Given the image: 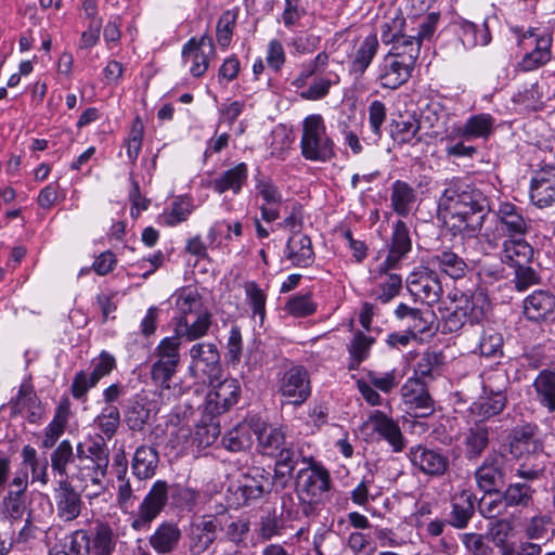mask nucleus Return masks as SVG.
Returning <instances> with one entry per match:
<instances>
[{"mask_svg":"<svg viewBox=\"0 0 555 555\" xmlns=\"http://www.w3.org/2000/svg\"><path fill=\"white\" fill-rule=\"evenodd\" d=\"M379 42L376 34L366 36L357 47L350 63L349 72L357 78L361 77L377 54Z\"/></svg>","mask_w":555,"mask_h":555,"instance_id":"35","label":"nucleus"},{"mask_svg":"<svg viewBox=\"0 0 555 555\" xmlns=\"http://www.w3.org/2000/svg\"><path fill=\"white\" fill-rule=\"evenodd\" d=\"M443 356L435 351H426L418 356L414 365V376L425 383V378H431L434 372L442 364Z\"/></svg>","mask_w":555,"mask_h":555,"instance_id":"52","label":"nucleus"},{"mask_svg":"<svg viewBox=\"0 0 555 555\" xmlns=\"http://www.w3.org/2000/svg\"><path fill=\"white\" fill-rule=\"evenodd\" d=\"M211 327V313L206 310L197 313L192 322L184 317H175V336L181 341H195L207 335Z\"/></svg>","mask_w":555,"mask_h":555,"instance_id":"28","label":"nucleus"},{"mask_svg":"<svg viewBox=\"0 0 555 555\" xmlns=\"http://www.w3.org/2000/svg\"><path fill=\"white\" fill-rule=\"evenodd\" d=\"M167 501V482L164 480H156L139 505L142 520H154L166 506Z\"/></svg>","mask_w":555,"mask_h":555,"instance_id":"33","label":"nucleus"},{"mask_svg":"<svg viewBox=\"0 0 555 555\" xmlns=\"http://www.w3.org/2000/svg\"><path fill=\"white\" fill-rule=\"evenodd\" d=\"M235 24H236V14L230 10L223 12L221 14V16L219 17V20L217 22V26H216V38H217L218 44L222 49H225L229 47L231 39H232L233 29L235 27Z\"/></svg>","mask_w":555,"mask_h":555,"instance_id":"62","label":"nucleus"},{"mask_svg":"<svg viewBox=\"0 0 555 555\" xmlns=\"http://www.w3.org/2000/svg\"><path fill=\"white\" fill-rule=\"evenodd\" d=\"M189 374L198 383L212 384L221 377L220 353L215 343H196L189 351Z\"/></svg>","mask_w":555,"mask_h":555,"instance_id":"8","label":"nucleus"},{"mask_svg":"<svg viewBox=\"0 0 555 555\" xmlns=\"http://www.w3.org/2000/svg\"><path fill=\"white\" fill-rule=\"evenodd\" d=\"M281 489L275 482V473L262 467H251L243 474L234 483L229 487L228 504L232 507H240L250 500L259 499L271 489Z\"/></svg>","mask_w":555,"mask_h":555,"instance_id":"4","label":"nucleus"},{"mask_svg":"<svg viewBox=\"0 0 555 555\" xmlns=\"http://www.w3.org/2000/svg\"><path fill=\"white\" fill-rule=\"evenodd\" d=\"M507 403L506 395H492L482 392L477 400L469 405V415L475 423H485L500 415Z\"/></svg>","mask_w":555,"mask_h":555,"instance_id":"29","label":"nucleus"},{"mask_svg":"<svg viewBox=\"0 0 555 555\" xmlns=\"http://www.w3.org/2000/svg\"><path fill=\"white\" fill-rule=\"evenodd\" d=\"M374 341L375 339L372 336H367L360 331L353 334L352 339L347 345L349 370H358L360 364L369 358Z\"/></svg>","mask_w":555,"mask_h":555,"instance_id":"43","label":"nucleus"},{"mask_svg":"<svg viewBox=\"0 0 555 555\" xmlns=\"http://www.w3.org/2000/svg\"><path fill=\"white\" fill-rule=\"evenodd\" d=\"M539 403L546 408L550 413L555 412V373L553 371H541L533 382Z\"/></svg>","mask_w":555,"mask_h":555,"instance_id":"42","label":"nucleus"},{"mask_svg":"<svg viewBox=\"0 0 555 555\" xmlns=\"http://www.w3.org/2000/svg\"><path fill=\"white\" fill-rule=\"evenodd\" d=\"M301 155L310 162L325 163L334 155V142L327 135L321 115H310L302 122Z\"/></svg>","mask_w":555,"mask_h":555,"instance_id":"6","label":"nucleus"},{"mask_svg":"<svg viewBox=\"0 0 555 555\" xmlns=\"http://www.w3.org/2000/svg\"><path fill=\"white\" fill-rule=\"evenodd\" d=\"M531 203L539 207H547L555 203V167L544 166L532 173L529 191Z\"/></svg>","mask_w":555,"mask_h":555,"instance_id":"19","label":"nucleus"},{"mask_svg":"<svg viewBox=\"0 0 555 555\" xmlns=\"http://www.w3.org/2000/svg\"><path fill=\"white\" fill-rule=\"evenodd\" d=\"M99 380L90 372L79 371L75 374L70 385V391L75 399L85 401L90 389L98 385Z\"/></svg>","mask_w":555,"mask_h":555,"instance_id":"63","label":"nucleus"},{"mask_svg":"<svg viewBox=\"0 0 555 555\" xmlns=\"http://www.w3.org/2000/svg\"><path fill=\"white\" fill-rule=\"evenodd\" d=\"M375 473L367 468L360 482L351 491V499L356 504L364 505L370 498L380 494V487L375 483Z\"/></svg>","mask_w":555,"mask_h":555,"instance_id":"51","label":"nucleus"},{"mask_svg":"<svg viewBox=\"0 0 555 555\" xmlns=\"http://www.w3.org/2000/svg\"><path fill=\"white\" fill-rule=\"evenodd\" d=\"M429 263L454 280L463 278L467 271L465 260L450 249H442L435 253L430 257Z\"/></svg>","mask_w":555,"mask_h":555,"instance_id":"36","label":"nucleus"},{"mask_svg":"<svg viewBox=\"0 0 555 555\" xmlns=\"http://www.w3.org/2000/svg\"><path fill=\"white\" fill-rule=\"evenodd\" d=\"M420 120L413 115L400 116L391 124L390 135L398 144L412 142L420 130Z\"/></svg>","mask_w":555,"mask_h":555,"instance_id":"47","label":"nucleus"},{"mask_svg":"<svg viewBox=\"0 0 555 555\" xmlns=\"http://www.w3.org/2000/svg\"><path fill=\"white\" fill-rule=\"evenodd\" d=\"M339 76L334 72L325 75L321 74L314 78L313 82L300 92V96L308 101H319L324 99L331 90V87L339 83Z\"/></svg>","mask_w":555,"mask_h":555,"instance_id":"48","label":"nucleus"},{"mask_svg":"<svg viewBox=\"0 0 555 555\" xmlns=\"http://www.w3.org/2000/svg\"><path fill=\"white\" fill-rule=\"evenodd\" d=\"M166 430L168 435L167 447L175 451L177 455L195 451V440L186 418V411L183 412L182 417L177 411L170 413Z\"/></svg>","mask_w":555,"mask_h":555,"instance_id":"16","label":"nucleus"},{"mask_svg":"<svg viewBox=\"0 0 555 555\" xmlns=\"http://www.w3.org/2000/svg\"><path fill=\"white\" fill-rule=\"evenodd\" d=\"M216 56L214 40L207 34L199 38L192 37L182 47V63L189 66V73L194 78L204 76L210 61Z\"/></svg>","mask_w":555,"mask_h":555,"instance_id":"11","label":"nucleus"},{"mask_svg":"<svg viewBox=\"0 0 555 555\" xmlns=\"http://www.w3.org/2000/svg\"><path fill=\"white\" fill-rule=\"evenodd\" d=\"M240 396V382L235 378H225L214 386L208 392L205 402V412L209 416L223 414L238 402Z\"/></svg>","mask_w":555,"mask_h":555,"instance_id":"14","label":"nucleus"},{"mask_svg":"<svg viewBox=\"0 0 555 555\" xmlns=\"http://www.w3.org/2000/svg\"><path fill=\"white\" fill-rule=\"evenodd\" d=\"M406 285L413 296L428 305L437 302L443 292L438 273L428 267L414 269L406 278Z\"/></svg>","mask_w":555,"mask_h":555,"instance_id":"13","label":"nucleus"},{"mask_svg":"<svg viewBox=\"0 0 555 555\" xmlns=\"http://www.w3.org/2000/svg\"><path fill=\"white\" fill-rule=\"evenodd\" d=\"M244 291L246 294V300L251 308L253 317L259 318L260 324L263 323L266 317V301L267 295L263 289L259 287V285L249 281L244 284Z\"/></svg>","mask_w":555,"mask_h":555,"instance_id":"54","label":"nucleus"},{"mask_svg":"<svg viewBox=\"0 0 555 555\" xmlns=\"http://www.w3.org/2000/svg\"><path fill=\"white\" fill-rule=\"evenodd\" d=\"M494 228H487L485 237L492 247L499 246L504 238L525 236L529 229V222L522 214V209L509 202H500L494 211Z\"/></svg>","mask_w":555,"mask_h":555,"instance_id":"5","label":"nucleus"},{"mask_svg":"<svg viewBox=\"0 0 555 555\" xmlns=\"http://www.w3.org/2000/svg\"><path fill=\"white\" fill-rule=\"evenodd\" d=\"M505 474V457L499 453H491L476 469L475 478L479 489L485 493L491 494L504 486Z\"/></svg>","mask_w":555,"mask_h":555,"instance_id":"15","label":"nucleus"},{"mask_svg":"<svg viewBox=\"0 0 555 555\" xmlns=\"http://www.w3.org/2000/svg\"><path fill=\"white\" fill-rule=\"evenodd\" d=\"M180 346L179 338L172 335L163 338L154 349L155 361L151 366V377L160 389V398L171 389L172 377L180 364Z\"/></svg>","mask_w":555,"mask_h":555,"instance_id":"7","label":"nucleus"},{"mask_svg":"<svg viewBox=\"0 0 555 555\" xmlns=\"http://www.w3.org/2000/svg\"><path fill=\"white\" fill-rule=\"evenodd\" d=\"M276 391L282 404L299 406L311 396V382L307 369L292 365L282 372L276 380Z\"/></svg>","mask_w":555,"mask_h":555,"instance_id":"9","label":"nucleus"},{"mask_svg":"<svg viewBox=\"0 0 555 555\" xmlns=\"http://www.w3.org/2000/svg\"><path fill=\"white\" fill-rule=\"evenodd\" d=\"M412 249V241L409 229L402 220H398L392 225V234L388 247V254L383 263L384 269H397L399 263L406 257Z\"/></svg>","mask_w":555,"mask_h":555,"instance_id":"24","label":"nucleus"},{"mask_svg":"<svg viewBox=\"0 0 555 555\" xmlns=\"http://www.w3.org/2000/svg\"><path fill=\"white\" fill-rule=\"evenodd\" d=\"M78 463L75 465L73 481L78 480L85 489L89 486L96 489L88 495H98L103 489V481L107 472V464L98 463L83 454L81 443L77 444Z\"/></svg>","mask_w":555,"mask_h":555,"instance_id":"18","label":"nucleus"},{"mask_svg":"<svg viewBox=\"0 0 555 555\" xmlns=\"http://www.w3.org/2000/svg\"><path fill=\"white\" fill-rule=\"evenodd\" d=\"M414 54L415 50H411L410 55L403 56V60L396 57L391 53L385 55L379 65L377 77L380 86L385 89H397L405 83L410 79L415 66Z\"/></svg>","mask_w":555,"mask_h":555,"instance_id":"12","label":"nucleus"},{"mask_svg":"<svg viewBox=\"0 0 555 555\" xmlns=\"http://www.w3.org/2000/svg\"><path fill=\"white\" fill-rule=\"evenodd\" d=\"M115 548L113 530L107 524L101 522L95 530L92 550L95 555H112Z\"/></svg>","mask_w":555,"mask_h":555,"instance_id":"60","label":"nucleus"},{"mask_svg":"<svg viewBox=\"0 0 555 555\" xmlns=\"http://www.w3.org/2000/svg\"><path fill=\"white\" fill-rule=\"evenodd\" d=\"M247 165L245 163H240L211 180L210 186L218 194L231 191L236 195L242 191V188L247 181Z\"/></svg>","mask_w":555,"mask_h":555,"instance_id":"34","label":"nucleus"},{"mask_svg":"<svg viewBox=\"0 0 555 555\" xmlns=\"http://www.w3.org/2000/svg\"><path fill=\"white\" fill-rule=\"evenodd\" d=\"M285 310L293 317L305 318L315 312L317 304L310 294L295 295L285 304Z\"/></svg>","mask_w":555,"mask_h":555,"instance_id":"61","label":"nucleus"},{"mask_svg":"<svg viewBox=\"0 0 555 555\" xmlns=\"http://www.w3.org/2000/svg\"><path fill=\"white\" fill-rule=\"evenodd\" d=\"M119 423L120 413L116 405H105L94 420V424L107 439L116 434Z\"/></svg>","mask_w":555,"mask_h":555,"instance_id":"55","label":"nucleus"},{"mask_svg":"<svg viewBox=\"0 0 555 555\" xmlns=\"http://www.w3.org/2000/svg\"><path fill=\"white\" fill-rule=\"evenodd\" d=\"M369 114V126L372 132L370 137L373 141L377 142L383 137V125L386 121L387 117V108L386 105L379 101L374 100L370 103L367 107Z\"/></svg>","mask_w":555,"mask_h":555,"instance_id":"57","label":"nucleus"},{"mask_svg":"<svg viewBox=\"0 0 555 555\" xmlns=\"http://www.w3.org/2000/svg\"><path fill=\"white\" fill-rule=\"evenodd\" d=\"M482 392L492 395H506L508 377L501 369L490 370L481 375Z\"/></svg>","mask_w":555,"mask_h":555,"instance_id":"58","label":"nucleus"},{"mask_svg":"<svg viewBox=\"0 0 555 555\" xmlns=\"http://www.w3.org/2000/svg\"><path fill=\"white\" fill-rule=\"evenodd\" d=\"M415 202L416 192L408 182L396 180L391 184L390 205L397 215L409 216Z\"/></svg>","mask_w":555,"mask_h":555,"instance_id":"38","label":"nucleus"},{"mask_svg":"<svg viewBox=\"0 0 555 555\" xmlns=\"http://www.w3.org/2000/svg\"><path fill=\"white\" fill-rule=\"evenodd\" d=\"M70 416V401L68 398H62L55 409L52 421L43 430L41 447L51 449L64 434Z\"/></svg>","mask_w":555,"mask_h":555,"instance_id":"31","label":"nucleus"},{"mask_svg":"<svg viewBox=\"0 0 555 555\" xmlns=\"http://www.w3.org/2000/svg\"><path fill=\"white\" fill-rule=\"evenodd\" d=\"M175 297L176 317H184L188 320L190 315H197L207 310L203 308L202 298L196 291L182 288L176 293Z\"/></svg>","mask_w":555,"mask_h":555,"instance_id":"45","label":"nucleus"},{"mask_svg":"<svg viewBox=\"0 0 555 555\" xmlns=\"http://www.w3.org/2000/svg\"><path fill=\"white\" fill-rule=\"evenodd\" d=\"M404 402L415 409V416L425 417L434 412V400L425 389L424 382L409 378L401 388Z\"/></svg>","mask_w":555,"mask_h":555,"instance_id":"26","label":"nucleus"},{"mask_svg":"<svg viewBox=\"0 0 555 555\" xmlns=\"http://www.w3.org/2000/svg\"><path fill=\"white\" fill-rule=\"evenodd\" d=\"M328 65V54L326 52H320L314 59L304 63L297 77L293 80L292 85L297 88L306 87L308 79L324 74Z\"/></svg>","mask_w":555,"mask_h":555,"instance_id":"50","label":"nucleus"},{"mask_svg":"<svg viewBox=\"0 0 555 555\" xmlns=\"http://www.w3.org/2000/svg\"><path fill=\"white\" fill-rule=\"evenodd\" d=\"M555 309V296L548 291H534L524 299V313L528 320H545Z\"/></svg>","mask_w":555,"mask_h":555,"instance_id":"32","label":"nucleus"},{"mask_svg":"<svg viewBox=\"0 0 555 555\" xmlns=\"http://www.w3.org/2000/svg\"><path fill=\"white\" fill-rule=\"evenodd\" d=\"M78 463V452H74L69 440H62L50 454L51 470L59 477L60 488L68 487L72 483L75 465Z\"/></svg>","mask_w":555,"mask_h":555,"instance_id":"17","label":"nucleus"},{"mask_svg":"<svg viewBox=\"0 0 555 555\" xmlns=\"http://www.w3.org/2000/svg\"><path fill=\"white\" fill-rule=\"evenodd\" d=\"M460 28L461 40L466 48H475L477 46L483 47L491 41V34L487 20L481 23L463 21Z\"/></svg>","mask_w":555,"mask_h":555,"instance_id":"40","label":"nucleus"},{"mask_svg":"<svg viewBox=\"0 0 555 555\" xmlns=\"http://www.w3.org/2000/svg\"><path fill=\"white\" fill-rule=\"evenodd\" d=\"M409 459L414 467L429 476H442L449 467V460L444 454L422 446L412 447Z\"/></svg>","mask_w":555,"mask_h":555,"instance_id":"21","label":"nucleus"},{"mask_svg":"<svg viewBox=\"0 0 555 555\" xmlns=\"http://www.w3.org/2000/svg\"><path fill=\"white\" fill-rule=\"evenodd\" d=\"M254 435L257 448L266 456L275 457V482L280 488H286L293 478L294 469L299 462H306L299 446L286 441V430L283 426L269 425L256 420Z\"/></svg>","mask_w":555,"mask_h":555,"instance_id":"2","label":"nucleus"},{"mask_svg":"<svg viewBox=\"0 0 555 555\" xmlns=\"http://www.w3.org/2000/svg\"><path fill=\"white\" fill-rule=\"evenodd\" d=\"M256 191L262 198L263 204L280 206L283 202L279 186L270 179L262 178L256 181Z\"/></svg>","mask_w":555,"mask_h":555,"instance_id":"64","label":"nucleus"},{"mask_svg":"<svg viewBox=\"0 0 555 555\" xmlns=\"http://www.w3.org/2000/svg\"><path fill=\"white\" fill-rule=\"evenodd\" d=\"M533 258L532 246L524 236L504 238L502 242L501 260L505 264L516 268L529 264Z\"/></svg>","mask_w":555,"mask_h":555,"instance_id":"30","label":"nucleus"},{"mask_svg":"<svg viewBox=\"0 0 555 555\" xmlns=\"http://www.w3.org/2000/svg\"><path fill=\"white\" fill-rule=\"evenodd\" d=\"M159 462L158 453L153 447H139L132 459V473L140 480L152 478Z\"/></svg>","mask_w":555,"mask_h":555,"instance_id":"39","label":"nucleus"},{"mask_svg":"<svg viewBox=\"0 0 555 555\" xmlns=\"http://www.w3.org/2000/svg\"><path fill=\"white\" fill-rule=\"evenodd\" d=\"M194 436V448L195 450H201L207 448L217 440L220 436V424L215 418V416H210L207 421L204 417L199 424L196 425L195 431H193Z\"/></svg>","mask_w":555,"mask_h":555,"instance_id":"49","label":"nucleus"},{"mask_svg":"<svg viewBox=\"0 0 555 555\" xmlns=\"http://www.w3.org/2000/svg\"><path fill=\"white\" fill-rule=\"evenodd\" d=\"M503 337L494 328L482 330L478 339V352L486 358L502 354Z\"/></svg>","mask_w":555,"mask_h":555,"instance_id":"53","label":"nucleus"},{"mask_svg":"<svg viewBox=\"0 0 555 555\" xmlns=\"http://www.w3.org/2000/svg\"><path fill=\"white\" fill-rule=\"evenodd\" d=\"M57 490L60 491L57 501L59 516L64 518V520H75L79 516L81 508V500L78 493L75 492L72 483H68L66 488L57 486Z\"/></svg>","mask_w":555,"mask_h":555,"instance_id":"46","label":"nucleus"},{"mask_svg":"<svg viewBox=\"0 0 555 555\" xmlns=\"http://www.w3.org/2000/svg\"><path fill=\"white\" fill-rule=\"evenodd\" d=\"M495 128V118L489 113H478L469 116L456 129V135L464 141H487Z\"/></svg>","mask_w":555,"mask_h":555,"instance_id":"27","label":"nucleus"},{"mask_svg":"<svg viewBox=\"0 0 555 555\" xmlns=\"http://www.w3.org/2000/svg\"><path fill=\"white\" fill-rule=\"evenodd\" d=\"M454 520H469L475 513V496L469 490H463L452 498Z\"/></svg>","mask_w":555,"mask_h":555,"instance_id":"56","label":"nucleus"},{"mask_svg":"<svg viewBox=\"0 0 555 555\" xmlns=\"http://www.w3.org/2000/svg\"><path fill=\"white\" fill-rule=\"evenodd\" d=\"M509 31L517 46L525 51L521 61L518 63L520 70H534L551 60L553 38L547 30L509 26Z\"/></svg>","mask_w":555,"mask_h":555,"instance_id":"3","label":"nucleus"},{"mask_svg":"<svg viewBox=\"0 0 555 555\" xmlns=\"http://www.w3.org/2000/svg\"><path fill=\"white\" fill-rule=\"evenodd\" d=\"M254 422L240 423L233 429L229 430L222 439L225 449L232 452H240L250 448L253 443L251 435L254 434Z\"/></svg>","mask_w":555,"mask_h":555,"instance_id":"41","label":"nucleus"},{"mask_svg":"<svg viewBox=\"0 0 555 555\" xmlns=\"http://www.w3.org/2000/svg\"><path fill=\"white\" fill-rule=\"evenodd\" d=\"M158 410V402L151 398V393L141 391L131 401L126 414V422L131 430H142Z\"/></svg>","mask_w":555,"mask_h":555,"instance_id":"25","label":"nucleus"},{"mask_svg":"<svg viewBox=\"0 0 555 555\" xmlns=\"http://www.w3.org/2000/svg\"><path fill=\"white\" fill-rule=\"evenodd\" d=\"M392 270L384 269L383 263H379L376 269L371 271V278L374 282L372 296L380 304L392 300L402 288L401 275L391 272Z\"/></svg>","mask_w":555,"mask_h":555,"instance_id":"22","label":"nucleus"},{"mask_svg":"<svg viewBox=\"0 0 555 555\" xmlns=\"http://www.w3.org/2000/svg\"><path fill=\"white\" fill-rule=\"evenodd\" d=\"M283 256L293 267L309 268L315 259L311 238L299 231L294 232L286 242Z\"/></svg>","mask_w":555,"mask_h":555,"instance_id":"23","label":"nucleus"},{"mask_svg":"<svg viewBox=\"0 0 555 555\" xmlns=\"http://www.w3.org/2000/svg\"><path fill=\"white\" fill-rule=\"evenodd\" d=\"M489 428L476 423L463 434V446L466 459L476 460L489 446Z\"/></svg>","mask_w":555,"mask_h":555,"instance_id":"37","label":"nucleus"},{"mask_svg":"<svg viewBox=\"0 0 555 555\" xmlns=\"http://www.w3.org/2000/svg\"><path fill=\"white\" fill-rule=\"evenodd\" d=\"M365 425L386 440L393 452H401L404 449L405 439L398 423L386 413L379 410L371 412Z\"/></svg>","mask_w":555,"mask_h":555,"instance_id":"20","label":"nucleus"},{"mask_svg":"<svg viewBox=\"0 0 555 555\" xmlns=\"http://www.w3.org/2000/svg\"><path fill=\"white\" fill-rule=\"evenodd\" d=\"M194 209L192 198L188 196L178 197L171 204L170 209L165 214V221L168 225L175 227L185 221Z\"/></svg>","mask_w":555,"mask_h":555,"instance_id":"59","label":"nucleus"},{"mask_svg":"<svg viewBox=\"0 0 555 555\" xmlns=\"http://www.w3.org/2000/svg\"><path fill=\"white\" fill-rule=\"evenodd\" d=\"M488 198L468 184H452L438 199V212L454 235L474 237L489 212Z\"/></svg>","mask_w":555,"mask_h":555,"instance_id":"1","label":"nucleus"},{"mask_svg":"<svg viewBox=\"0 0 555 555\" xmlns=\"http://www.w3.org/2000/svg\"><path fill=\"white\" fill-rule=\"evenodd\" d=\"M307 467L298 470L296 476V488L304 501L317 504L330 491L331 477L328 472L313 462L312 456H306Z\"/></svg>","mask_w":555,"mask_h":555,"instance_id":"10","label":"nucleus"},{"mask_svg":"<svg viewBox=\"0 0 555 555\" xmlns=\"http://www.w3.org/2000/svg\"><path fill=\"white\" fill-rule=\"evenodd\" d=\"M181 537L179 528L173 522H163L150 538V543L158 553H168L175 548Z\"/></svg>","mask_w":555,"mask_h":555,"instance_id":"44","label":"nucleus"}]
</instances>
